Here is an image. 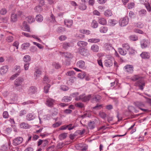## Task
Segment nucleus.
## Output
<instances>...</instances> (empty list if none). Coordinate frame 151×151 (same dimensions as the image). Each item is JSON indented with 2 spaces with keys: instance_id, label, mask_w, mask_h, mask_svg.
Returning a JSON list of instances; mask_svg holds the SVG:
<instances>
[{
  "instance_id": "8",
  "label": "nucleus",
  "mask_w": 151,
  "mask_h": 151,
  "mask_svg": "<svg viewBox=\"0 0 151 151\" xmlns=\"http://www.w3.org/2000/svg\"><path fill=\"white\" fill-rule=\"evenodd\" d=\"M23 141V138L21 137H17L13 140L12 144L14 146L18 145L21 144Z\"/></svg>"
},
{
  "instance_id": "53",
  "label": "nucleus",
  "mask_w": 151,
  "mask_h": 151,
  "mask_svg": "<svg viewBox=\"0 0 151 151\" xmlns=\"http://www.w3.org/2000/svg\"><path fill=\"white\" fill-rule=\"evenodd\" d=\"M81 32V33L83 34H86L87 35H89L90 33V31L87 29H82L80 31Z\"/></svg>"
},
{
  "instance_id": "21",
  "label": "nucleus",
  "mask_w": 151,
  "mask_h": 151,
  "mask_svg": "<svg viewBox=\"0 0 151 151\" xmlns=\"http://www.w3.org/2000/svg\"><path fill=\"white\" fill-rule=\"evenodd\" d=\"M85 63L84 61L81 60L78 61L77 63V65L80 68L84 67Z\"/></svg>"
},
{
  "instance_id": "24",
  "label": "nucleus",
  "mask_w": 151,
  "mask_h": 151,
  "mask_svg": "<svg viewBox=\"0 0 151 151\" xmlns=\"http://www.w3.org/2000/svg\"><path fill=\"white\" fill-rule=\"evenodd\" d=\"M91 49L93 52H97L99 51V47L97 45L94 44L91 46Z\"/></svg>"
},
{
  "instance_id": "30",
  "label": "nucleus",
  "mask_w": 151,
  "mask_h": 151,
  "mask_svg": "<svg viewBox=\"0 0 151 151\" xmlns=\"http://www.w3.org/2000/svg\"><path fill=\"white\" fill-rule=\"evenodd\" d=\"M70 46V44L69 42H65L63 43L62 45V48L65 50L67 49Z\"/></svg>"
},
{
  "instance_id": "33",
  "label": "nucleus",
  "mask_w": 151,
  "mask_h": 151,
  "mask_svg": "<svg viewBox=\"0 0 151 151\" xmlns=\"http://www.w3.org/2000/svg\"><path fill=\"white\" fill-rule=\"evenodd\" d=\"M41 70L40 69H37L34 73V76L36 77H38L41 74Z\"/></svg>"
},
{
  "instance_id": "55",
  "label": "nucleus",
  "mask_w": 151,
  "mask_h": 151,
  "mask_svg": "<svg viewBox=\"0 0 151 151\" xmlns=\"http://www.w3.org/2000/svg\"><path fill=\"white\" fill-rule=\"evenodd\" d=\"M135 4L134 3H129L127 4V8L129 9H131L134 7Z\"/></svg>"
},
{
  "instance_id": "9",
  "label": "nucleus",
  "mask_w": 151,
  "mask_h": 151,
  "mask_svg": "<svg viewBox=\"0 0 151 151\" xmlns=\"http://www.w3.org/2000/svg\"><path fill=\"white\" fill-rule=\"evenodd\" d=\"M24 80L22 78H18L16 79L14 82V84L15 87L21 86Z\"/></svg>"
},
{
  "instance_id": "54",
  "label": "nucleus",
  "mask_w": 151,
  "mask_h": 151,
  "mask_svg": "<svg viewBox=\"0 0 151 151\" xmlns=\"http://www.w3.org/2000/svg\"><path fill=\"white\" fill-rule=\"evenodd\" d=\"M145 6L148 12H150L151 11V7L149 3H147L145 4Z\"/></svg>"
},
{
  "instance_id": "5",
  "label": "nucleus",
  "mask_w": 151,
  "mask_h": 151,
  "mask_svg": "<svg viewBox=\"0 0 151 151\" xmlns=\"http://www.w3.org/2000/svg\"><path fill=\"white\" fill-rule=\"evenodd\" d=\"M114 59L112 57H111L109 59L105 60L104 61V65L107 67H110L113 64V60Z\"/></svg>"
},
{
  "instance_id": "20",
  "label": "nucleus",
  "mask_w": 151,
  "mask_h": 151,
  "mask_svg": "<svg viewBox=\"0 0 151 151\" xmlns=\"http://www.w3.org/2000/svg\"><path fill=\"white\" fill-rule=\"evenodd\" d=\"M64 22L65 24L68 27H70L73 24V21L72 20L65 19Z\"/></svg>"
},
{
  "instance_id": "59",
  "label": "nucleus",
  "mask_w": 151,
  "mask_h": 151,
  "mask_svg": "<svg viewBox=\"0 0 151 151\" xmlns=\"http://www.w3.org/2000/svg\"><path fill=\"white\" fill-rule=\"evenodd\" d=\"M43 81L46 83H49L50 81L49 79L46 75L43 78Z\"/></svg>"
},
{
  "instance_id": "48",
  "label": "nucleus",
  "mask_w": 151,
  "mask_h": 151,
  "mask_svg": "<svg viewBox=\"0 0 151 151\" xmlns=\"http://www.w3.org/2000/svg\"><path fill=\"white\" fill-rule=\"evenodd\" d=\"M144 24L141 22H139L137 23L135 25V26L139 28H142L144 27Z\"/></svg>"
},
{
  "instance_id": "7",
  "label": "nucleus",
  "mask_w": 151,
  "mask_h": 151,
  "mask_svg": "<svg viewBox=\"0 0 151 151\" xmlns=\"http://www.w3.org/2000/svg\"><path fill=\"white\" fill-rule=\"evenodd\" d=\"M150 42L147 40L144 39L140 41V45L142 49L145 48L149 47Z\"/></svg>"
},
{
  "instance_id": "3",
  "label": "nucleus",
  "mask_w": 151,
  "mask_h": 151,
  "mask_svg": "<svg viewBox=\"0 0 151 151\" xmlns=\"http://www.w3.org/2000/svg\"><path fill=\"white\" fill-rule=\"evenodd\" d=\"M129 19L127 17L122 18L119 21V24L120 26L124 27L127 25L129 22Z\"/></svg>"
},
{
  "instance_id": "60",
  "label": "nucleus",
  "mask_w": 151,
  "mask_h": 151,
  "mask_svg": "<svg viewBox=\"0 0 151 151\" xmlns=\"http://www.w3.org/2000/svg\"><path fill=\"white\" fill-rule=\"evenodd\" d=\"M16 14L17 15V16L18 15L21 17L23 18L24 17L23 13L21 11H19L17 12Z\"/></svg>"
},
{
  "instance_id": "14",
  "label": "nucleus",
  "mask_w": 151,
  "mask_h": 151,
  "mask_svg": "<svg viewBox=\"0 0 151 151\" xmlns=\"http://www.w3.org/2000/svg\"><path fill=\"white\" fill-rule=\"evenodd\" d=\"M8 67L7 65H4L1 67L0 69V74L4 75L8 71Z\"/></svg>"
},
{
  "instance_id": "51",
  "label": "nucleus",
  "mask_w": 151,
  "mask_h": 151,
  "mask_svg": "<svg viewBox=\"0 0 151 151\" xmlns=\"http://www.w3.org/2000/svg\"><path fill=\"white\" fill-rule=\"evenodd\" d=\"M122 47L128 50L130 48V47L128 44L125 43L122 45Z\"/></svg>"
},
{
  "instance_id": "52",
  "label": "nucleus",
  "mask_w": 151,
  "mask_h": 151,
  "mask_svg": "<svg viewBox=\"0 0 151 151\" xmlns=\"http://www.w3.org/2000/svg\"><path fill=\"white\" fill-rule=\"evenodd\" d=\"M100 116L103 119H104L106 117V114L104 112H100L99 113Z\"/></svg>"
},
{
  "instance_id": "56",
  "label": "nucleus",
  "mask_w": 151,
  "mask_h": 151,
  "mask_svg": "<svg viewBox=\"0 0 151 151\" xmlns=\"http://www.w3.org/2000/svg\"><path fill=\"white\" fill-rule=\"evenodd\" d=\"M66 74L68 76H73L75 75V73L73 71H68Z\"/></svg>"
},
{
  "instance_id": "17",
  "label": "nucleus",
  "mask_w": 151,
  "mask_h": 151,
  "mask_svg": "<svg viewBox=\"0 0 151 151\" xmlns=\"http://www.w3.org/2000/svg\"><path fill=\"white\" fill-rule=\"evenodd\" d=\"M140 56L143 59H149L150 57L149 53L146 52H143L140 55Z\"/></svg>"
},
{
  "instance_id": "29",
  "label": "nucleus",
  "mask_w": 151,
  "mask_h": 151,
  "mask_svg": "<svg viewBox=\"0 0 151 151\" xmlns=\"http://www.w3.org/2000/svg\"><path fill=\"white\" fill-rule=\"evenodd\" d=\"M88 128L91 129H93L95 127V122L94 121H91L88 124Z\"/></svg>"
},
{
  "instance_id": "26",
  "label": "nucleus",
  "mask_w": 151,
  "mask_h": 151,
  "mask_svg": "<svg viewBox=\"0 0 151 151\" xmlns=\"http://www.w3.org/2000/svg\"><path fill=\"white\" fill-rule=\"evenodd\" d=\"M98 22L101 24L104 25L106 24L107 22L106 19L103 18H100L99 19Z\"/></svg>"
},
{
  "instance_id": "25",
  "label": "nucleus",
  "mask_w": 151,
  "mask_h": 151,
  "mask_svg": "<svg viewBox=\"0 0 151 151\" xmlns=\"http://www.w3.org/2000/svg\"><path fill=\"white\" fill-rule=\"evenodd\" d=\"M29 91L31 94H35L37 92V89L35 86H32L30 88Z\"/></svg>"
},
{
  "instance_id": "58",
  "label": "nucleus",
  "mask_w": 151,
  "mask_h": 151,
  "mask_svg": "<svg viewBox=\"0 0 151 151\" xmlns=\"http://www.w3.org/2000/svg\"><path fill=\"white\" fill-rule=\"evenodd\" d=\"M21 71H20L19 72L16 73L15 74H14L12 75L10 78V79L12 80H14L16 77H17L19 75Z\"/></svg>"
},
{
  "instance_id": "38",
  "label": "nucleus",
  "mask_w": 151,
  "mask_h": 151,
  "mask_svg": "<svg viewBox=\"0 0 151 151\" xmlns=\"http://www.w3.org/2000/svg\"><path fill=\"white\" fill-rule=\"evenodd\" d=\"M35 19L37 22H41L43 20V17L42 15L39 14L36 16Z\"/></svg>"
},
{
  "instance_id": "57",
  "label": "nucleus",
  "mask_w": 151,
  "mask_h": 151,
  "mask_svg": "<svg viewBox=\"0 0 151 151\" xmlns=\"http://www.w3.org/2000/svg\"><path fill=\"white\" fill-rule=\"evenodd\" d=\"M67 127H68V129L69 130L73 129L75 127V126L73 125V124H69L67 125Z\"/></svg>"
},
{
  "instance_id": "45",
  "label": "nucleus",
  "mask_w": 151,
  "mask_h": 151,
  "mask_svg": "<svg viewBox=\"0 0 151 151\" xmlns=\"http://www.w3.org/2000/svg\"><path fill=\"white\" fill-rule=\"evenodd\" d=\"M65 30V29L64 27H58L57 29V31L59 33H62Z\"/></svg>"
},
{
  "instance_id": "62",
  "label": "nucleus",
  "mask_w": 151,
  "mask_h": 151,
  "mask_svg": "<svg viewBox=\"0 0 151 151\" xmlns=\"http://www.w3.org/2000/svg\"><path fill=\"white\" fill-rule=\"evenodd\" d=\"M7 13V10L5 8L2 9L0 11V13L1 14L4 15Z\"/></svg>"
},
{
  "instance_id": "23",
  "label": "nucleus",
  "mask_w": 151,
  "mask_h": 151,
  "mask_svg": "<svg viewBox=\"0 0 151 151\" xmlns=\"http://www.w3.org/2000/svg\"><path fill=\"white\" fill-rule=\"evenodd\" d=\"M87 42L84 41H79L77 43V45L78 46L80 47H85L87 46Z\"/></svg>"
},
{
  "instance_id": "6",
  "label": "nucleus",
  "mask_w": 151,
  "mask_h": 151,
  "mask_svg": "<svg viewBox=\"0 0 151 151\" xmlns=\"http://www.w3.org/2000/svg\"><path fill=\"white\" fill-rule=\"evenodd\" d=\"M125 72L128 73H132L134 71V67L132 65H127L124 67Z\"/></svg>"
},
{
  "instance_id": "37",
  "label": "nucleus",
  "mask_w": 151,
  "mask_h": 151,
  "mask_svg": "<svg viewBox=\"0 0 151 151\" xmlns=\"http://www.w3.org/2000/svg\"><path fill=\"white\" fill-rule=\"evenodd\" d=\"M34 118L35 117L32 114H28L26 116V119L28 121L33 120Z\"/></svg>"
},
{
  "instance_id": "44",
  "label": "nucleus",
  "mask_w": 151,
  "mask_h": 151,
  "mask_svg": "<svg viewBox=\"0 0 151 151\" xmlns=\"http://www.w3.org/2000/svg\"><path fill=\"white\" fill-rule=\"evenodd\" d=\"M87 8L86 5L85 4H80V5L79 6V8L81 10H85Z\"/></svg>"
},
{
  "instance_id": "64",
  "label": "nucleus",
  "mask_w": 151,
  "mask_h": 151,
  "mask_svg": "<svg viewBox=\"0 0 151 151\" xmlns=\"http://www.w3.org/2000/svg\"><path fill=\"white\" fill-rule=\"evenodd\" d=\"M3 117L5 119L9 117V114L7 111H4L3 113Z\"/></svg>"
},
{
  "instance_id": "41",
  "label": "nucleus",
  "mask_w": 151,
  "mask_h": 151,
  "mask_svg": "<svg viewBox=\"0 0 151 151\" xmlns=\"http://www.w3.org/2000/svg\"><path fill=\"white\" fill-rule=\"evenodd\" d=\"M67 136V133H63L59 135V138L60 140H62L66 138Z\"/></svg>"
},
{
  "instance_id": "35",
  "label": "nucleus",
  "mask_w": 151,
  "mask_h": 151,
  "mask_svg": "<svg viewBox=\"0 0 151 151\" xmlns=\"http://www.w3.org/2000/svg\"><path fill=\"white\" fill-rule=\"evenodd\" d=\"M101 97L99 95H95L92 98L93 101H94L96 102H99V100L101 99Z\"/></svg>"
},
{
  "instance_id": "50",
  "label": "nucleus",
  "mask_w": 151,
  "mask_h": 151,
  "mask_svg": "<svg viewBox=\"0 0 151 151\" xmlns=\"http://www.w3.org/2000/svg\"><path fill=\"white\" fill-rule=\"evenodd\" d=\"M85 132V130L84 129H83L82 130H77L75 133L78 134L80 135H82Z\"/></svg>"
},
{
  "instance_id": "13",
  "label": "nucleus",
  "mask_w": 151,
  "mask_h": 151,
  "mask_svg": "<svg viewBox=\"0 0 151 151\" xmlns=\"http://www.w3.org/2000/svg\"><path fill=\"white\" fill-rule=\"evenodd\" d=\"M19 127L21 128L25 129H29L31 127L30 125L24 122L20 124Z\"/></svg>"
},
{
  "instance_id": "1",
  "label": "nucleus",
  "mask_w": 151,
  "mask_h": 151,
  "mask_svg": "<svg viewBox=\"0 0 151 151\" xmlns=\"http://www.w3.org/2000/svg\"><path fill=\"white\" fill-rule=\"evenodd\" d=\"M91 97V95L90 94L86 96L85 94L84 93L76 98L75 100L77 101L81 100L83 102H85L89 101Z\"/></svg>"
},
{
  "instance_id": "28",
  "label": "nucleus",
  "mask_w": 151,
  "mask_h": 151,
  "mask_svg": "<svg viewBox=\"0 0 151 151\" xmlns=\"http://www.w3.org/2000/svg\"><path fill=\"white\" fill-rule=\"evenodd\" d=\"M108 24L110 26H114L117 23V21L114 19H110L108 21Z\"/></svg>"
},
{
  "instance_id": "12",
  "label": "nucleus",
  "mask_w": 151,
  "mask_h": 151,
  "mask_svg": "<svg viewBox=\"0 0 151 151\" xmlns=\"http://www.w3.org/2000/svg\"><path fill=\"white\" fill-rule=\"evenodd\" d=\"M134 104L139 109H140L142 107H145V106L144 103L141 101H136L134 102Z\"/></svg>"
},
{
  "instance_id": "49",
  "label": "nucleus",
  "mask_w": 151,
  "mask_h": 151,
  "mask_svg": "<svg viewBox=\"0 0 151 151\" xmlns=\"http://www.w3.org/2000/svg\"><path fill=\"white\" fill-rule=\"evenodd\" d=\"M130 40L133 41H136L138 40V37L135 35H131L129 37Z\"/></svg>"
},
{
  "instance_id": "40",
  "label": "nucleus",
  "mask_w": 151,
  "mask_h": 151,
  "mask_svg": "<svg viewBox=\"0 0 151 151\" xmlns=\"http://www.w3.org/2000/svg\"><path fill=\"white\" fill-rule=\"evenodd\" d=\"M104 14L106 17H109L111 16L112 15V14L111 10H107L104 12Z\"/></svg>"
},
{
  "instance_id": "22",
  "label": "nucleus",
  "mask_w": 151,
  "mask_h": 151,
  "mask_svg": "<svg viewBox=\"0 0 151 151\" xmlns=\"http://www.w3.org/2000/svg\"><path fill=\"white\" fill-rule=\"evenodd\" d=\"M72 99L71 97L70 96H64L62 99V102H69L71 101Z\"/></svg>"
},
{
  "instance_id": "19",
  "label": "nucleus",
  "mask_w": 151,
  "mask_h": 151,
  "mask_svg": "<svg viewBox=\"0 0 151 151\" xmlns=\"http://www.w3.org/2000/svg\"><path fill=\"white\" fill-rule=\"evenodd\" d=\"M22 25L25 31L28 32H30V28L29 27V26L27 24L26 22L25 21H24L23 22Z\"/></svg>"
},
{
  "instance_id": "34",
  "label": "nucleus",
  "mask_w": 151,
  "mask_h": 151,
  "mask_svg": "<svg viewBox=\"0 0 151 151\" xmlns=\"http://www.w3.org/2000/svg\"><path fill=\"white\" fill-rule=\"evenodd\" d=\"M108 30V28L105 26L101 27L99 28V31L101 33H105Z\"/></svg>"
},
{
  "instance_id": "46",
  "label": "nucleus",
  "mask_w": 151,
  "mask_h": 151,
  "mask_svg": "<svg viewBox=\"0 0 151 151\" xmlns=\"http://www.w3.org/2000/svg\"><path fill=\"white\" fill-rule=\"evenodd\" d=\"M91 25L93 28H96L97 27L98 24L96 21L93 20L91 23Z\"/></svg>"
},
{
  "instance_id": "32",
  "label": "nucleus",
  "mask_w": 151,
  "mask_h": 151,
  "mask_svg": "<svg viewBox=\"0 0 151 151\" xmlns=\"http://www.w3.org/2000/svg\"><path fill=\"white\" fill-rule=\"evenodd\" d=\"M30 46V44L29 42H26L23 43L21 46V47L23 50L27 49Z\"/></svg>"
},
{
  "instance_id": "36",
  "label": "nucleus",
  "mask_w": 151,
  "mask_h": 151,
  "mask_svg": "<svg viewBox=\"0 0 151 151\" xmlns=\"http://www.w3.org/2000/svg\"><path fill=\"white\" fill-rule=\"evenodd\" d=\"M118 51L119 53L123 55H125L127 53L126 50H124L123 48H119L118 49Z\"/></svg>"
},
{
  "instance_id": "4",
  "label": "nucleus",
  "mask_w": 151,
  "mask_h": 151,
  "mask_svg": "<svg viewBox=\"0 0 151 151\" xmlns=\"http://www.w3.org/2000/svg\"><path fill=\"white\" fill-rule=\"evenodd\" d=\"M78 51L79 53L83 56L88 57L90 55L89 51L85 48L80 47L78 48Z\"/></svg>"
},
{
  "instance_id": "18",
  "label": "nucleus",
  "mask_w": 151,
  "mask_h": 151,
  "mask_svg": "<svg viewBox=\"0 0 151 151\" xmlns=\"http://www.w3.org/2000/svg\"><path fill=\"white\" fill-rule=\"evenodd\" d=\"M147 12L145 9H141L138 12V14L140 17L145 16L147 14Z\"/></svg>"
},
{
  "instance_id": "10",
  "label": "nucleus",
  "mask_w": 151,
  "mask_h": 151,
  "mask_svg": "<svg viewBox=\"0 0 151 151\" xmlns=\"http://www.w3.org/2000/svg\"><path fill=\"white\" fill-rule=\"evenodd\" d=\"M54 101L52 99L48 98L46 99L45 104L47 106L51 107L53 106Z\"/></svg>"
},
{
  "instance_id": "15",
  "label": "nucleus",
  "mask_w": 151,
  "mask_h": 151,
  "mask_svg": "<svg viewBox=\"0 0 151 151\" xmlns=\"http://www.w3.org/2000/svg\"><path fill=\"white\" fill-rule=\"evenodd\" d=\"M131 80L134 81L138 80L139 81L140 80H142V77L139 75H134L131 78Z\"/></svg>"
},
{
  "instance_id": "63",
  "label": "nucleus",
  "mask_w": 151,
  "mask_h": 151,
  "mask_svg": "<svg viewBox=\"0 0 151 151\" xmlns=\"http://www.w3.org/2000/svg\"><path fill=\"white\" fill-rule=\"evenodd\" d=\"M26 112H27L26 110L24 109L22 110L21 111H20L19 114V116H22L26 114Z\"/></svg>"
},
{
  "instance_id": "11",
  "label": "nucleus",
  "mask_w": 151,
  "mask_h": 151,
  "mask_svg": "<svg viewBox=\"0 0 151 151\" xmlns=\"http://www.w3.org/2000/svg\"><path fill=\"white\" fill-rule=\"evenodd\" d=\"M136 84L138 86L139 88L141 90H143V86H145V83L142 80H140L139 81H137L136 83Z\"/></svg>"
},
{
  "instance_id": "47",
  "label": "nucleus",
  "mask_w": 151,
  "mask_h": 151,
  "mask_svg": "<svg viewBox=\"0 0 151 151\" xmlns=\"http://www.w3.org/2000/svg\"><path fill=\"white\" fill-rule=\"evenodd\" d=\"M50 85L49 84H47L44 87V92L45 93H47L48 92V91L50 88Z\"/></svg>"
},
{
  "instance_id": "61",
  "label": "nucleus",
  "mask_w": 151,
  "mask_h": 151,
  "mask_svg": "<svg viewBox=\"0 0 151 151\" xmlns=\"http://www.w3.org/2000/svg\"><path fill=\"white\" fill-rule=\"evenodd\" d=\"M102 106L101 104H97L95 106L93 107V109H94L98 110L101 109Z\"/></svg>"
},
{
  "instance_id": "27",
  "label": "nucleus",
  "mask_w": 151,
  "mask_h": 151,
  "mask_svg": "<svg viewBox=\"0 0 151 151\" xmlns=\"http://www.w3.org/2000/svg\"><path fill=\"white\" fill-rule=\"evenodd\" d=\"M100 40L98 38H91L88 40V41L92 43H96L100 42Z\"/></svg>"
},
{
  "instance_id": "2",
  "label": "nucleus",
  "mask_w": 151,
  "mask_h": 151,
  "mask_svg": "<svg viewBox=\"0 0 151 151\" xmlns=\"http://www.w3.org/2000/svg\"><path fill=\"white\" fill-rule=\"evenodd\" d=\"M60 54L63 56L65 57V58L68 59L67 62L66 63L67 65H69L70 64V59L73 57V55L71 53L68 52H59Z\"/></svg>"
},
{
  "instance_id": "43",
  "label": "nucleus",
  "mask_w": 151,
  "mask_h": 151,
  "mask_svg": "<svg viewBox=\"0 0 151 151\" xmlns=\"http://www.w3.org/2000/svg\"><path fill=\"white\" fill-rule=\"evenodd\" d=\"M86 76V74L85 72H83L79 73L78 75V77L80 79H83Z\"/></svg>"
},
{
  "instance_id": "16",
  "label": "nucleus",
  "mask_w": 151,
  "mask_h": 151,
  "mask_svg": "<svg viewBox=\"0 0 151 151\" xmlns=\"http://www.w3.org/2000/svg\"><path fill=\"white\" fill-rule=\"evenodd\" d=\"M104 46L106 50H115L112 45L109 43H106L104 45Z\"/></svg>"
},
{
  "instance_id": "39",
  "label": "nucleus",
  "mask_w": 151,
  "mask_h": 151,
  "mask_svg": "<svg viewBox=\"0 0 151 151\" xmlns=\"http://www.w3.org/2000/svg\"><path fill=\"white\" fill-rule=\"evenodd\" d=\"M30 57L29 55H25L23 58V60L24 62L28 63L31 60Z\"/></svg>"
},
{
  "instance_id": "42",
  "label": "nucleus",
  "mask_w": 151,
  "mask_h": 151,
  "mask_svg": "<svg viewBox=\"0 0 151 151\" xmlns=\"http://www.w3.org/2000/svg\"><path fill=\"white\" fill-rule=\"evenodd\" d=\"M35 10L37 13H40L42 10V8L40 6H38L35 8Z\"/></svg>"
},
{
  "instance_id": "31",
  "label": "nucleus",
  "mask_w": 151,
  "mask_h": 151,
  "mask_svg": "<svg viewBox=\"0 0 151 151\" xmlns=\"http://www.w3.org/2000/svg\"><path fill=\"white\" fill-rule=\"evenodd\" d=\"M17 16L16 14H12L11 16V21L12 22H14L17 21Z\"/></svg>"
}]
</instances>
